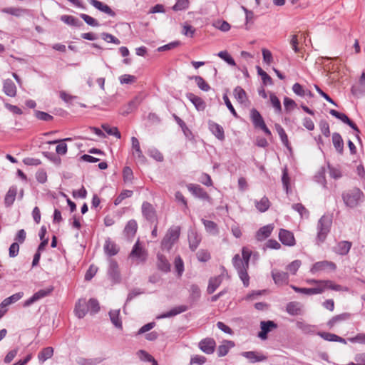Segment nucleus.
I'll return each mask as SVG.
<instances>
[{
	"mask_svg": "<svg viewBox=\"0 0 365 365\" xmlns=\"http://www.w3.org/2000/svg\"><path fill=\"white\" fill-rule=\"evenodd\" d=\"M272 277L274 283L277 285L287 284L289 282V275L287 272L273 269Z\"/></svg>",
	"mask_w": 365,
	"mask_h": 365,
	"instance_id": "dca6fc26",
	"label": "nucleus"
},
{
	"mask_svg": "<svg viewBox=\"0 0 365 365\" xmlns=\"http://www.w3.org/2000/svg\"><path fill=\"white\" fill-rule=\"evenodd\" d=\"M202 222L205 227V230L207 232L211 235H216L218 234V228L217 224L211 220H202Z\"/></svg>",
	"mask_w": 365,
	"mask_h": 365,
	"instance_id": "a19ab883",
	"label": "nucleus"
},
{
	"mask_svg": "<svg viewBox=\"0 0 365 365\" xmlns=\"http://www.w3.org/2000/svg\"><path fill=\"white\" fill-rule=\"evenodd\" d=\"M61 20L65 24L79 27L82 25V23L76 17L70 15H63L61 16Z\"/></svg>",
	"mask_w": 365,
	"mask_h": 365,
	"instance_id": "a18cd8bd",
	"label": "nucleus"
},
{
	"mask_svg": "<svg viewBox=\"0 0 365 365\" xmlns=\"http://www.w3.org/2000/svg\"><path fill=\"white\" fill-rule=\"evenodd\" d=\"M142 99L139 96L135 97L132 101H130L128 105L126 106V109L123 112V115H127L134 110H135L138 106L140 104Z\"/></svg>",
	"mask_w": 365,
	"mask_h": 365,
	"instance_id": "58836bf2",
	"label": "nucleus"
},
{
	"mask_svg": "<svg viewBox=\"0 0 365 365\" xmlns=\"http://www.w3.org/2000/svg\"><path fill=\"white\" fill-rule=\"evenodd\" d=\"M350 317V314L349 313H343L336 316L333 317L327 323V325L331 328L335 326L336 324L349 319Z\"/></svg>",
	"mask_w": 365,
	"mask_h": 365,
	"instance_id": "ea45409f",
	"label": "nucleus"
},
{
	"mask_svg": "<svg viewBox=\"0 0 365 365\" xmlns=\"http://www.w3.org/2000/svg\"><path fill=\"white\" fill-rule=\"evenodd\" d=\"M138 228V225L135 220H130L128 222L127 225L125 227L124 229V233L125 236L130 239L132 238L136 233Z\"/></svg>",
	"mask_w": 365,
	"mask_h": 365,
	"instance_id": "72a5a7b5",
	"label": "nucleus"
},
{
	"mask_svg": "<svg viewBox=\"0 0 365 365\" xmlns=\"http://www.w3.org/2000/svg\"><path fill=\"white\" fill-rule=\"evenodd\" d=\"M191 78L195 79L196 84L202 91H208L210 89V86L201 76H195L192 77Z\"/></svg>",
	"mask_w": 365,
	"mask_h": 365,
	"instance_id": "8fccbe9b",
	"label": "nucleus"
},
{
	"mask_svg": "<svg viewBox=\"0 0 365 365\" xmlns=\"http://www.w3.org/2000/svg\"><path fill=\"white\" fill-rule=\"evenodd\" d=\"M223 277L222 274L215 277H211L209 280L207 292L208 294H212L221 284Z\"/></svg>",
	"mask_w": 365,
	"mask_h": 365,
	"instance_id": "2f4dec72",
	"label": "nucleus"
},
{
	"mask_svg": "<svg viewBox=\"0 0 365 365\" xmlns=\"http://www.w3.org/2000/svg\"><path fill=\"white\" fill-rule=\"evenodd\" d=\"M307 282L309 284H317V287H324V292L326 289H330L335 291H347L348 289L341 287L339 284H335L331 280H317V279H307Z\"/></svg>",
	"mask_w": 365,
	"mask_h": 365,
	"instance_id": "423d86ee",
	"label": "nucleus"
},
{
	"mask_svg": "<svg viewBox=\"0 0 365 365\" xmlns=\"http://www.w3.org/2000/svg\"><path fill=\"white\" fill-rule=\"evenodd\" d=\"M120 315V309H114L111 310L109 312V316L110 321L113 324V325L119 329L122 328V322L119 317Z\"/></svg>",
	"mask_w": 365,
	"mask_h": 365,
	"instance_id": "37998d69",
	"label": "nucleus"
},
{
	"mask_svg": "<svg viewBox=\"0 0 365 365\" xmlns=\"http://www.w3.org/2000/svg\"><path fill=\"white\" fill-rule=\"evenodd\" d=\"M269 100L272 106L275 110V112L277 113H280L282 111V106L281 103L279 98L277 97V96L274 93H271L269 94Z\"/></svg>",
	"mask_w": 365,
	"mask_h": 365,
	"instance_id": "09e8293b",
	"label": "nucleus"
},
{
	"mask_svg": "<svg viewBox=\"0 0 365 365\" xmlns=\"http://www.w3.org/2000/svg\"><path fill=\"white\" fill-rule=\"evenodd\" d=\"M137 80L135 76L130 74H124L119 77V81L121 84H132Z\"/></svg>",
	"mask_w": 365,
	"mask_h": 365,
	"instance_id": "6e6d98bb",
	"label": "nucleus"
},
{
	"mask_svg": "<svg viewBox=\"0 0 365 365\" xmlns=\"http://www.w3.org/2000/svg\"><path fill=\"white\" fill-rule=\"evenodd\" d=\"M217 56L223 59L225 61H226L229 65L230 66H235L236 63H235V60L233 59V58L227 53V51H220L218 53H217Z\"/></svg>",
	"mask_w": 365,
	"mask_h": 365,
	"instance_id": "5fc2aeb1",
	"label": "nucleus"
},
{
	"mask_svg": "<svg viewBox=\"0 0 365 365\" xmlns=\"http://www.w3.org/2000/svg\"><path fill=\"white\" fill-rule=\"evenodd\" d=\"M53 287H50L47 289H40L36 292L31 297L26 300L24 303V307H29L38 300L48 296L53 291Z\"/></svg>",
	"mask_w": 365,
	"mask_h": 365,
	"instance_id": "1a4fd4ad",
	"label": "nucleus"
},
{
	"mask_svg": "<svg viewBox=\"0 0 365 365\" xmlns=\"http://www.w3.org/2000/svg\"><path fill=\"white\" fill-rule=\"evenodd\" d=\"M364 193L358 187L350 189L342 194V199L346 206L350 208L357 207L364 200Z\"/></svg>",
	"mask_w": 365,
	"mask_h": 365,
	"instance_id": "f257e3e1",
	"label": "nucleus"
},
{
	"mask_svg": "<svg viewBox=\"0 0 365 365\" xmlns=\"http://www.w3.org/2000/svg\"><path fill=\"white\" fill-rule=\"evenodd\" d=\"M81 18L84 20V21L91 26H98L99 23L94 18L86 14H81L80 15Z\"/></svg>",
	"mask_w": 365,
	"mask_h": 365,
	"instance_id": "0e129e2a",
	"label": "nucleus"
},
{
	"mask_svg": "<svg viewBox=\"0 0 365 365\" xmlns=\"http://www.w3.org/2000/svg\"><path fill=\"white\" fill-rule=\"evenodd\" d=\"M90 4H91L93 7L97 9L98 10L110 16H114L115 15V12L104 3L98 1V0H88Z\"/></svg>",
	"mask_w": 365,
	"mask_h": 365,
	"instance_id": "aec40b11",
	"label": "nucleus"
},
{
	"mask_svg": "<svg viewBox=\"0 0 365 365\" xmlns=\"http://www.w3.org/2000/svg\"><path fill=\"white\" fill-rule=\"evenodd\" d=\"M101 361L102 359L100 358L86 359L83 357H80L77 359V363L79 365H98Z\"/></svg>",
	"mask_w": 365,
	"mask_h": 365,
	"instance_id": "49530a36",
	"label": "nucleus"
},
{
	"mask_svg": "<svg viewBox=\"0 0 365 365\" xmlns=\"http://www.w3.org/2000/svg\"><path fill=\"white\" fill-rule=\"evenodd\" d=\"M292 209L299 212L301 217L305 216L307 217L309 216L308 210L304 207V206L301 203H296L292 205Z\"/></svg>",
	"mask_w": 365,
	"mask_h": 365,
	"instance_id": "bf43d9fd",
	"label": "nucleus"
},
{
	"mask_svg": "<svg viewBox=\"0 0 365 365\" xmlns=\"http://www.w3.org/2000/svg\"><path fill=\"white\" fill-rule=\"evenodd\" d=\"M188 190L196 197L202 200H210L209 195L200 185L195 184H188L187 185Z\"/></svg>",
	"mask_w": 365,
	"mask_h": 365,
	"instance_id": "9d476101",
	"label": "nucleus"
},
{
	"mask_svg": "<svg viewBox=\"0 0 365 365\" xmlns=\"http://www.w3.org/2000/svg\"><path fill=\"white\" fill-rule=\"evenodd\" d=\"M188 309V307L186 305H180L178 307H175L170 309L169 312L163 314L162 315L158 317V319H163V318H167V317H172L174 316H176L179 314H181L182 312H185Z\"/></svg>",
	"mask_w": 365,
	"mask_h": 365,
	"instance_id": "c756f323",
	"label": "nucleus"
},
{
	"mask_svg": "<svg viewBox=\"0 0 365 365\" xmlns=\"http://www.w3.org/2000/svg\"><path fill=\"white\" fill-rule=\"evenodd\" d=\"M27 10L23 8L6 7L2 9V12L12 16L19 17L26 13Z\"/></svg>",
	"mask_w": 365,
	"mask_h": 365,
	"instance_id": "c03bdc74",
	"label": "nucleus"
},
{
	"mask_svg": "<svg viewBox=\"0 0 365 365\" xmlns=\"http://www.w3.org/2000/svg\"><path fill=\"white\" fill-rule=\"evenodd\" d=\"M3 91L9 97H15L16 96L17 88L11 79H6L3 82Z\"/></svg>",
	"mask_w": 365,
	"mask_h": 365,
	"instance_id": "412c9836",
	"label": "nucleus"
},
{
	"mask_svg": "<svg viewBox=\"0 0 365 365\" xmlns=\"http://www.w3.org/2000/svg\"><path fill=\"white\" fill-rule=\"evenodd\" d=\"M351 247V242L349 241H341L334 248V251L340 255H346Z\"/></svg>",
	"mask_w": 365,
	"mask_h": 365,
	"instance_id": "c85d7f7f",
	"label": "nucleus"
},
{
	"mask_svg": "<svg viewBox=\"0 0 365 365\" xmlns=\"http://www.w3.org/2000/svg\"><path fill=\"white\" fill-rule=\"evenodd\" d=\"M250 117L252 121L253 125L255 128H260L263 124H264V121L261 114L258 110L255 108H252L250 111Z\"/></svg>",
	"mask_w": 365,
	"mask_h": 365,
	"instance_id": "f704fd0d",
	"label": "nucleus"
},
{
	"mask_svg": "<svg viewBox=\"0 0 365 365\" xmlns=\"http://www.w3.org/2000/svg\"><path fill=\"white\" fill-rule=\"evenodd\" d=\"M102 128L110 135H114L118 138H120V133L116 127H110L108 124L102 125Z\"/></svg>",
	"mask_w": 365,
	"mask_h": 365,
	"instance_id": "4d7b16f0",
	"label": "nucleus"
},
{
	"mask_svg": "<svg viewBox=\"0 0 365 365\" xmlns=\"http://www.w3.org/2000/svg\"><path fill=\"white\" fill-rule=\"evenodd\" d=\"M232 262L244 286L248 287L250 284V277L247 273L249 266H245V260L242 259L240 255H235L232 259Z\"/></svg>",
	"mask_w": 365,
	"mask_h": 365,
	"instance_id": "f03ea898",
	"label": "nucleus"
},
{
	"mask_svg": "<svg viewBox=\"0 0 365 365\" xmlns=\"http://www.w3.org/2000/svg\"><path fill=\"white\" fill-rule=\"evenodd\" d=\"M209 128L212 133L219 140H223L225 139V133L223 128L215 123V122H209Z\"/></svg>",
	"mask_w": 365,
	"mask_h": 365,
	"instance_id": "393cba45",
	"label": "nucleus"
},
{
	"mask_svg": "<svg viewBox=\"0 0 365 365\" xmlns=\"http://www.w3.org/2000/svg\"><path fill=\"white\" fill-rule=\"evenodd\" d=\"M88 312L87 302L85 299H80L75 306L74 312L76 316L79 319H82Z\"/></svg>",
	"mask_w": 365,
	"mask_h": 365,
	"instance_id": "f3484780",
	"label": "nucleus"
},
{
	"mask_svg": "<svg viewBox=\"0 0 365 365\" xmlns=\"http://www.w3.org/2000/svg\"><path fill=\"white\" fill-rule=\"evenodd\" d=\"M301 264L302 263L300 260H294L287 265V270H288L292 274H295Z\"/></svg>",
	"mask_w": 365,
	"mask_h": 365,
	"instance_id": "052dcab7",
	"label": "nucleus"
},
{
	"mask_svg": "<svg viewBox=\"0 0 365 365\" xmlns=\"http://www.w3.org/2000/svg\"><path fill=\"white\" fill-rule=\"evenodd\" d=\"M329 113L335 118L341 120L343 123H346L350 120L346 115L342 113H339L336 110L331 109Z\"/></svg>",
	"mask_w": 365,
	"mask_h": 365,
	"instance_id": "338daca9",
	"label": "nucleus"
},
{
	"mask_svg": "<svg viewBox=\"0 0 365 365\" xmlns=\"http://www.w3.org/2000/svg\"><path fill=\"white\" fill-rule=\"evenodd\" d=\"M286 311L292 316L302 313V305L298 302H291L287 304Z\"/></svg>",
	"mask_w": 365,
	"mask_h": 365,
	"instance_id": "bb28decb",
	"label": "nucleus"
},
{
	"mask_svg": "<svg viewBox=\"0 0 365 365\" xmlns=\"http://www.w3.org/2000/svg\"><path fill=\"white\" fill-rule=\"evenodd\" d=\"M289 180L287 168H284L282 170V182L287 193H288L289 189Z\"/></svg>",
	"mask_w": 365,
	"mask_h": 365,
	"instance_id": "13d9d810",
	"label": "nucleus"
},
{
	"mask_svg": "<svg viewBox=\"0 0 365 365\" xmlns=\"http://www.w3.org/2000/svg\"><path fill=\"white\" fill-rule=\"evenodd\" d=\"M279 239L280 242L286 246H294L295 239L292 232L284 229H280L279 232Z\"/></svg>",
	"mask_w": 365,
	"mask_h": 365,
	"instance_id": "9b49d317",
	"label": "nucleus"
},
{
	"mask_svg": "<svg viewBox=\"0 0 365 365\" xmlns=\"http://www.w3.org/2000/svg\"><path fill=\"white\" fill-rule=\"evenodd\" d=\"M103 249L105 253L109 257L114 256L119 252L118 245L109 238L106 240Z\"/></svg>",
	"mask_w": 365,
	"mask_h": 365,
	"instance_id": "5701e85b",
	"label": "nucleus"
},
{
	"mask_svg": "<svg viewBox=\"0 0 365 365\" xmlns=\"http://www.w3.org/2000/svg\"><path fill=\"white\" fill-rule=\"evenodd\" d=\"M133 155L135 158H137L139 162L144 163L145 158L143 155L142 150H140V143L137 138H131Z\"/></svg>",
	"mask_w": 365,
	"mask_h": 365,
	"instance_id": "6ab92c4d",
	"label": "nucleus"
},
{
	"mask_svg": "<svg viewBox=\"0 0 365 365\" xmlns=\"http://www.w3.org/2000/svg\"><path fill=\"white\" fill-rule=\"evenodd\" d=\"M216 343L212 338H206L199 343V348L205 354H211L214 352Z\"/></svg>",
	"mask_w": 365,
	"mask_h": 365,
	"instance_id": "4468645a",
	"label": "nucleus"
},
{
	"mask_svg": "<svg viewBox=\"0 0 365 365\" xmlns=\"http://www.w3.org/2000/svg\"><path fill=\"white\" fill-rule=\"evenodd\" d=\"M108 262L109 266L108 269V275L109 279L114 284L120 283L121 277L117 262L113 259H110Z\"/></svg>",
	"mask_w": 365,
	"mask_h": 365,
	"instance_id": "0eeeda50",
	"label": "nucleus"
},
{
	"mask_svg": "<svg viewBox=\"0 0 365 365\" xmlns=\"http://www.w3.org/2000/svg\"><path fill=\"white\" fill-rule=\"evenodd\" d=\"M275 129H276L277 133L279 134L282 143L285 146L288 147V145H289L288 137H287L284 128L279 124H275Z\"/></svg>",
	"mask_w": 365,
	"mask_h": 365,
	"instance_id": "3c124183",
	"label": "nucleus"
},
{
	"mask_svg": "<svg viewBox=\"0 0 365 365\" xmlns=\"http://www.w3.org/2000/svg\"><path fill=\"white\" fill-rule=\"evenodd\" d=\"M241 356L246 358L250 363H256L266 361L267 357L262 353L255 351H244Z\"/></svg>",
	"mask_w": 365,
	"mask_h": 365,
	"instance_id": "f8f14e48",
	"label": "nucleus"
},
{
	"mask_svg": "<svg viewBox=\"0 0 365 365\" xmlns=\"http://www.w3.org/2000/svg\"><path fill=\"white\" fill-rule=\"evenodd\" d=\"M132 195L133 191L131 190H126L123 191L115 200V205H119L124 199L131 197Z\"/></svg>",
	"mask_w": 365,
	"mask_h": 365,
	"instance_id": "69168bd1",
	"label": "nucleus"
},
{
	"mask_svg": "<svg viewBox=\"0 0 365 365\" xmlns=\"http://www.w3.org/2000/svg\"><path fill=\"white\" fill-rule=\"evenodd\" d=\"M235 346V343L232 341L225 340L221 345L217 348V355L220 357L225 356L227 354L230 349Z\"/></svg>",
	"mask_w": 365,
	"mask_h": 365,
	"instance_id": "473e14b6",
	"label": "nucleus"
},
{
	"mask_svg": "<svg viewBox=\"0 0 365 365\" xmlns=\"http://www.w3.org/2000/svg\"><path fill=\"white\" fill-rule=\"evenodd\" d=\"M142 213L148 221L154 222L156 220L155 210L150 203L148 202H144L143 203Z\"/></svg>",
	"mask_w": 365,
	"mask_h": 365,
	"instance_id": "2eb2a0df",
	"label": "nucleus"
},
{
	"mask_svg": "<svg viewBox=\"0 0 365 365\" xmlns=\"http://www.w3.org/2000/svg\"><path fill=\"white\" fill-rule=\"evenodd\" d=\"M274 226L271 224L263 226L256 233V239L258 241H263L271 235Z\"/></svg>",
	"mask_w": 365,
	"mask_h": 365,
	"instance_id": "b1692460",
	"label": "nucleus"
},
{
	"mask_svg": "<svg viewBox=\"0 0 365 365\" xmlns=\"http://www.w3.org/2000/svg\"><path fill=\"white\" fill-rule=\"evenodd\" d=\"M158 267L165 272L170 271V264L166 257L160 254L158 255Z\"/></svg>",
	"mask_w": 365,
	"mask_h": 365,
	"instance_id": "79ce46f5",
	"label": "nucleus"
},
{
	"mask_svg": "<svg viewBox=\"0 0 365 365\" xmlns=\"http://www.w3.org/2000/svg\"><path fill=\"white\" fill-rule=\"evenodd\" d=\"M291 288L296 292L304 294L307 295L318 294L324 292V287H316L313 288H301L294 285H291Z\"/></svg>",
	"mask_w": 365,
	"mask_h": 365,
	"instance_id": "a211bd4d",
	"label": "nucleus"
},
{
	"mask_svg": "<svg viewBox=\"0 0 365 365\" xmlns=\"http://www.w3.org/2000/svg\"><path fill=\"white\" fill-rule=\"evenodd\" d=\"M53 354V349L51 346H47L43 349L38 354L39 361L43 363L47 359H50Z\"/></svg>",
	"mask_w": 365,
	"mask_h": 365,
	"instance_id": "4c0bfd02",
	"label": "nucleus"
},
{
	"mask_svg": "<svg viewBox=\"0 0 365 365\" xmlns=\"http://www.w3.org/2000/svg\"><path fill=\"white\" fill-rule=\"evenodd\" d=\"M234 96L235 98L240 102V103H244L247 100V95L243 88H242L240 86H237L234 89Z\"/></svg>",
	"mask_w": 365,
	"mask_h": 365,
	"instance_id": "de8ad7c7",
	"label": "nucleus"
},
{
	"mask_svg": "<svg viewBox=\"0 0 365 365\" xmlns=\"http://www.w3.org/2000/svg\"><path fill=\"white\" fill-rule=\"evenodd\" d=\"M71 140V138H68L63 140H51L48 141V144H56L58 143V145L56 148V152L58 155H64L66 154L68 151V147L66 144L65 141H70Z\"/></svg>",
	"mask_w": 365,
	"mask_h": 365,
	"instance_id": "4be33fe9",
	"label": "nucleus"
},
{
	"mask_svg": "<svg viewBox=\"0 0 365 365\" xmlns=\"http://www.w3.org/2000/svg\"><path fill=\"white\" fill-rule=\"evenodd\" d=\"M258 75L261 77L262 82L264 85L272 84V78L262 69V68L259 66L256 67Z\"/></svg>",
	"mask_w": 365,
	"mask_h": 365,
	"instance_id": "603ef678",
	"label": "nucleus"
},
{
	"mask_svg": "<svg viewBox=\"0 0 365 365\" xmlns=\"http://www.w3.org/2000/svg\"><path fill=\"white\" fill-rule=\"evenodd\" d=\"M188 241L190 250L195 251L201 242V237L195 231L192 230L188 233Z\"/></svg>",
	"mask_w": 365,
	"mask_h": 365,
	"instance_id": "a878e982",
	"label": "nucleus"
},
{
	"mask_svg": "<svg viewBox=\"0 0 365 365\" xmlns=\"http://www.w3.org/2000/svg\"><path fill=\"white\" fill-rule=\"evenodd\" d=\"M331 225V219L326 215H323L318 221L317 240L319 243L323 242L328 233L330 231Z\"/></svg>",
	"mask_w": 365,
	"mask_h": 365,
	"instance_id": "20e7f679",
	"label": "nucleus"
},
{
	"mask_svg": "<svg viewBox=\"0 0 365 365\" xmlns=\"http://www.w3.org/2000/svg\"><path fill=\"white\" fill-rule=\"evenodd\" d=\"M34 113L35 116L38 120L43 121H51L53 120V116L46 112L35 110Z\"/></svg>",
	"mask_w": 365,
	"mask_h": 365,
	"instance_id": "e2e57ef3",
	"label": "nucleus"
},
{
	"mask_svg": "<svg viewBox=\"0 0 365 365\" xmlns=\"http://www.w3.org/2000/svg\"><path fill=\"white\" fill-rule=\"evenodd\" d=\"M336 268V264L330 261H320L314 263L310 269L312 274H315L320 271H325L327 269L335 270Z\"/></svg>",
	"mask_w": 365,
	"mask_h": 365,
	"instance_id": "6e6552de",
	"label": "nucleus"
},
{
	"mask_svg": "<svg viewBox=\"0 0 365 365\" xmlns=\"http://www.w3.org/2000/svg\"><path fill=\"white\" fill-rule=\"evenodd\" d=\"M180 234L179 226H173L167 232L161 242L162 249L170 251L173 245L178 241Z\"/></svg>",
	"mask_w": 365,
	"mask_h": 365,
	"instance_id": "7ed1b4c3",
	"label": "nucleus"
},
{
	"mask_svg": "<svg viewBox=\"0 0 365 365\" xmlns=\"http://www.w3.org/2000/svg\"><path fill=\"white\" fill-rule=\"evenodd\" d=\"M256 208L260 212H266L270 207V202L269 199L264 196L260 200H255V202Z\"/></svg>",
	"mask_w": 365,
	"mask_h": 365,
	"instance_id": "e433bc0d",
	"label": "nucleus"
},
{
	"mask_svg": "<svg viewBox=\"0 0 365 365\" xmlns=\"http://www.w3.org/2000/svg\"><path fill=\"white\" fill-rule=\"evenodd\" d=\"M87 306H88V311L91 312V314H96L100 309L99 303L95 299H91L87 302Z\"/></svg>",
	"mask_w": 365,
	"mask_h": 365,
	"instance_id": "864d4df0",
	"label": "nucleus"
},
{
	"mask_svg": "<svg viewBox=\"0 0 365 365\" xmlns=\"http://www.w3.org/2000/svg\"><path fill=\"white\" fill-rule=\"evenodd\" d=\"M329 113L335 118L341 120L343 123H346L350 120L346 115L342 113H339L336 110L331 109Z\"/></svg>",
	"mask_w": 365,
	"mask_h": 365,
	"instance_id": "774afa93",
	"label": "nucleus"
},
{
	"mask_svg": "<svg viewBox=\"0 0 365 365\" xmlns=\"http://www.w3.org/2000/svg\"><path fill=\"white\" fill-rule=\"evenodd\" d=\"M186 97L193 103L197 110H205V103L201 98L195 96L192 93H187Z\"/></svg>",
	"mask_w": 365,
	"mask_h": 365,
	"instance_id": "cd10ccee",
	"label": "nucleus"
},
{
	"mask_svg": "<svg viewBox=\"0 0 365 365\" xmlns=\"http://www.w3.org/2000/svg\"><path fill=\"white\" fill-rule=\"evenodd\" d=\"M148 257L146 250L143 247L139 240L135 243L129 255V257L138 263L145 262Z\"/></svg>",
	"mask_w": 365,
	"mask_h": 365,
	"instance_id": "39448f33",
	"label": "nucleus"
},
{
	"mask_svg": "<svg viewBox=\"0 0 365 365\" xmlns=\"http://www.w3.org/2000/svg\"><path fill=\"white\" fill-rule=\"evenodd\" d=\"M261 331L258 334V336L261 339H266L267 334L271 331L272 329L277 328V324L273 321H262L260 323Z\"/></svg>",
	"mask_w": 365,
	"mask_h": 365,
	"instance_id": "ddd939ff",
	"label": "nucleus"
},
{
	"mask_svg": "<svg viewBox=\"0 0 365 365\" xmlns=\"http://www.w3.org/2000/svg\"><path fill=\"white\" fill-rule=\"evenodd\" d=\"M189 4L188 0H178L176 4L173 6V9L174 11L185 10L188 8Z\"/></svg>",
	"mask_w": 365,
	"mask_h": 365,
	"instance_id": "680f3d73",
	"label": "nucleus"
},
{
	"mask_svg": "<svg viewBox=\"0 0 365 365\" xmlns=\"http://www.w3.org/2000/svg\"><path fill=\"white\" fill-rule=\"evenodd\" d=\"M17 194V188L16 186H11L9 187L4 197L5 206L9 207L13 205L15 201L16 196Z\"/></svg>",
	"mask_w": 365,
	"mask_h": 365,
	"instance_id": "7c9ffc66",
	"label": "nucleus"
},
{
	"mask_svg": "<svg viewBox=\"0 0 365 365\" xmlns=\"http://www.w3.org/2000/svg\"><path fill=\"white\" fill-rule=\"evenodd\" d=\"M332 143L336 151L342 154L344 151V141L339 133H334L332 134Z\"/></svg>",
	"mask_w": 365,
	"mask_h": 365,
	"instance_id": "c9c22d12",
	"label": "nucleus"
}]
</instances>
